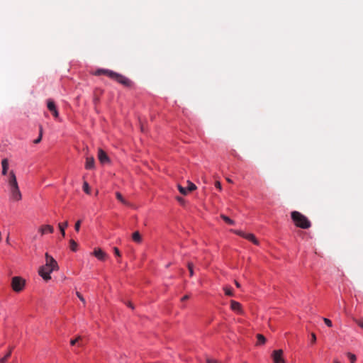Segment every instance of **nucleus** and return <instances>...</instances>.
<instances>
[{
    "instance_id": "nucleus-8",
    "label": "nucleus",
    "mask_w": 363,
    "mask_h": 363,
    "mask_svg": "<svg viewBox=\"0 0 363 363\" xmlns=\"http://www.w3.org/2000/svg\"><path fill=\"white\" fill-rule=\"evenodd\" d=\"M93 255L99 260L104 261L106 259L107 255L100 248L94 250Z\"/></svg>"
},
{
    "instance_id": "nucleus-21",
    "label": "nucleus",
    "mask_w": 363,
    "mask_h": 363,
    "mask_svg": "<svg viewBox=\"0 0 363 363\" xmlns=\"http://www.w3.org/2000/svg\"><path fill=\"white\" fill-rule=\"evenodd\" d=\"M187 190L188 191H193L196 189V186L190 181H187Z\"/></svg>"
},
{
    "instance_id": "nucleus-39",
    "label": "nucleus",
    "mask_w": 363,
    "mask_h": 363,
    "mask_svg": "<svg viewBox=\"0 0 363 363\" xmlns=\"http://www.w3.org/2000/svg\"><path fill=\"white\" fill-rule=\"evenodd\" d=\"M189 295H185L184 296H183V297L182 298V301H186V300H187V299H189Z\"/></svg>"
},
{
    "instance_id": "nucleus-19",
    "label": "nucleus",
    "mask_w": 363,
    "mask_h": 363,
    "mask_svg": "<svg viewBox=\"0 0 363 363\" xmlns=\"http://www.w3.org/2000/svg\"><path fill=\"white\" fill-rule=\"evenodd\" d=\"M116 198H117V199H118L121 203H123V204H125V205H129L128 202L125 199H123V196L121 195V193H119V192H116Z\"/></svg>"
},
{
    "instance_id": "nucleus-23",
    "label": "nucleus",
    "mask_w": 363,
    "mask_h": 363,
    "mask_svg": "<svg viewBox=\"0 0 363 363\" xmlns=\"http://www.w3.org/2000/svg\"><path fill=\"white\" fill-rule=\"evenodd\" d=\"M223 289L225 291V295L229 296H233L234 295L231 288L225 286V287H224Z\"/></svg>"
},
{
    "instance_id": "nucleus-42",
    "label": "nucleus",
    "mask_w": 363,
    "mask_h": 363,
    "mask_svg": "<svg viewBox=\"0 0 363 363\" xmlns=\"http://www.w3.org/2000/svg\"><path fill=\"white\" fill-rule=\"evenodd\" d=\"M357 323L358 325H359L361 328H362V329H363V322H362V321H357Z\"/></svg>"
},
{
    "instance_id": "nucleus-22",
    "label": "nucleus",
    "mask_w": 363,
    "mask_h": 363,
    "mask_svg": "<svg viewBox=\"0 0 363 363\" xmlns=\"http://www.w3.org/2000/svg\"><path fill=\"white\" fill-rule=\"evenodd\" d=\"M220 217L223 218V220L224 221H225L229 225H234L235 224V222L234 220H233L232 219H230V218H228V216H225V215H221Z\"/></svg>"
},
{
    "instance_id": "nucleus-20",
    "label": "nucleus",
    "mask_w": 363,
    "mask_h": 363,
    "mask_svg": "<svg viewBox=\"0 0 363 363\" xmlns=\"http://www.w3.org/2000/svg\"><path fill=\"white\" fill-rule=\"evenodd\" d=\"M77 246H78L77 243L74 240H69V247H70L71 250H72L74 252L77 251Z\"/></svg>"
},
{
    "instance_id": "nucleus-11",
    "label": "nucleus",
    "mask_w": 363,
    "mask_h": 363,
    "mask_svg": "<svg viewBox=\"0 0 363 363\" xmlns=\"http://www.w3.org/2000/svg\"><path fill=\"white\" fill-rule=\"evenodd\" d=\"M230 308L238 313H242V306L238 301L232 300L230 301Z\"/></svg>"
},
{
    "instance_id": "nucleus-38",
    "label": "nucleus",
    "mask_w": 363,
    "mask_h": 363,
    "mask_svg": "<svg viewBox=\"0 0 363 363\" xmlns=\"http://www.w3.org/2000/svg\"><path fill=\"white\" fill-rule=\"evenodd\" d=\"M43 127H42V125H40L39 126V136L43 137Z\"/></svg>"
},
{
    "instance_id": "nucleus-33",
    "label": "nucleus",
    "mask_w": 363,
    "mask_h": 363,
    "mask_svg": "<svg viewBox=\"0 0 363 363\" xmlns=\"http://www.w3.org/2000/svg\"><path fill=\"white\" fill-rule=\"evenodd\" d=\"M215 186L219 190V191H221L222 190V186H221V184L220 182L218 181H216L215 182Z\"/></svg>"
},
{
    "instance_id": "nucleus-41",
    "label": "nucleus",
    "mask_w": 363,
    "mask_h": 363,
    "mask_svg": "<svg viewBox=\"0 0 363 363\" xmlns=\"http://www.w3.org/2000/svg\"><path fill=\"white\" fill-rule=\"evenodd\" d=\"M126 304H127V306H128V307L131 308L132 309H133V308H134L133 305L130 302H128V303H126Z\"/></svg>"
},
{
    "instance_id": "nucleus-14",
    "label": "nucleus",
    "mask_w": 363,
    "mask_h": 363,
    "mask_svg": "<svg viewBox=\"0 0 363 363\" xmlns=\"http://www.w3.org/2000/svg\"><path fill=\"white\" fill-rule=\"evenodd\" d=\"M244 238L252 242L255 245H259V241L257 240L255 236L252 233H246Z\"/></svg>"
},
{
    "instance_id": "nucleus-31",
    "label": "nucleus",
    "mask_w": 363,
    "mask_h": 363,
    "mask_svg": "<svg viewBox=\"0 0 363 363\" xmlns=\"http://www.w3.org/2000/svg\"><path fill=\"white\" fill-rule=\"evenodd\" d=\"M233 232H234L235 234H237V235H240V236H241V237H242V238H245V234H246V233H245L244 232H242V231H241V230H233Z\"/></svg>"
},
{
    "instance_id": "nucleus-15",
    "label": "nucleus",
    "mask_w": 363,
    "mask_h": 363,
    "mask_svg": "<svg viewBox=\"0 0 363 363\" xmlns=\"http://www.w3.org/2000/svg\"><path fill=\"white\" fill-rule=\"evenodd\" d=\"M70 344L72 346L75 345L76 344H78V345L79 347L83 346L84 343H83L82 337L81 336H78L75 339L71 340H70Z\"/></svg>"
},
{
    "instance_id": "nucleus-44",
    "label": "nucleus",
    "mask_w": 363,
    "mask_h": 363,
    "mask_svg": "<svg viewBox=\"0 0 363 363\" xmlns=\"http://www.w3.org/2000/svg\"><path fill=\"white\" fill-rule=\"evenodd\" d=\"M226 180L228 183H233V181L229 178H227Z\"/></svg>"
},
{
    "instance_id": "nucleus-4",
    "label": "nucleus",
    "mask_w": 363,
    "mask_h": 363,
    "mask_svg": "<svg viewBox=\"0 0 363 363\" xmlns=\"http://www.w3.org/2000/svg\"><path fill=\"white\" fill-rule=\"evenodd\" d=\"M291 218L295 225L298 228L308 229L311 225V223L307 217L298 211L291 212Z\"/></svg>"
},
{
    "instance_id": "nucleus-17",
    "label": "nucleus",
    "mask_w": 363,
    "mask_h": 363,
    "mask_svg": "<svg viewBox=\"0 0 363 363\" xmlns=\"http://www.w3.org/2000/svg\"><path fill=\"white\" fill-rule=\"evenodd\" d=\"M132 239L137 243H140L142 242V237L138 231H135L133 233Z\"/></svg>"
},
{
    "instance_id": "nucleus-34",
    "label": "nucleus",
    "mask_w": 363,
    "mask_h": 363,
    "mask_svg": "<svg viewBox=\"0 0 363 363\" xmlns=\"http://www.w3.org/2000/svg\"><path fill=\"white\" fill-rule=\"evenodd\" d=\"M206 363H219V362L217 360H216V359H211V358H207L206 359Z\"/></svg>"
},
{
    "instance_id": "nucleus-24",
    "label": "nucleus",
    "mask_w": 363,
    "mask_h": 363,
    "mask_svg": "<svg viewBox=\"0 0 363 363\" xmlns=\"http://www.w3.org/2000/svg\"><path fill=\"white\" fill-rule=\"evenodd\" d=\"M187 267L189 271V275L190 277H192L194 275V264L191 262H188Z\"/></svg>"
},
{
    "instance_id": "nucleus-16",
    "label": "nucleus",
    "mask_w": 363,
    "mask_h": 363,
    "mask_svg": "<svg viewBox=\"0 0 363 363\" xmlns=\"http://www.w3.org/2000/svg\"><path fill=\"white\" fill-rule=\"evenodd\" d=\"M68 226V222L65 221L64 223H60L58 224V228L60 230V233L62 235V237L65 236V228Z\"/></svg>"
},
{
    "instance_id": "nucleus-37",
    "label": "nucleus",
    "mask_w": 363,
    "mask_h": 363,
    "mask_svg": "<svg viewBox=\"0 0 363 363\" xmlns=\"http://www.w3.org/2000/svg\"><path fill=\"white\" fill-rule=\"evenodd\" d=\"M42 138H43V137H41V136H38V138L37 139L34 140L33 143H34L35 144H38V143H40V141L42 140Z\"/></svg>"
},
{
    "instance_id": "nucleus-47",
    "label": "nucleus",
    "mask_w": 363,
    "mask_h": 363,
    "mask_svg": "<svg viewBox=\"0 0 363 363\" xmlns=\"http://www.w3.org/2000/svg\"><path fill=\"white\" fill-rule=\"evenodd\" d=\"M9 237H7L6 242H9Z\"/></svg>"
},
{
    "instance_id": "nucleus-32",
    "label": "nucleus",
    "mask_w": 363,
    "mask_h": 363,
    "mask_svg": "<svg viewBox=\"0 0 363 363\" xmlns=\"http://www.w3.org/2000/svg\"><path fill=\"white\" fill-rule=\"evenodd\" d=\"M77 296L84 304L86 303L85 299L79 292H77Z\"/></svg>"
},
{
    "instance_id": "nucleus-18",
    "label": "nucleus",
    "mask_w": 363,
    "mask_h": 363,
    "mask_svg": "<svg viewBox=\"0 0 363 363\" xmlns=\"http://www.w3.org/2000/svg\"><path fill=\"white\" fill-rule=\"evenodd\" d=\"M257 345H264L266 342V338L261 334L257 335Z\"/></svg>"
},
{
    "instance_id": "nucleus-3",
    "label": "nucleus",
    "mask_w": 363,
    "mask_h": 363,
    "mask_svg": "<svg viewBox=\"0 0 363 363\" xmlns=\"http://www.w3.org/2000/svg\"><path fill=\"white\" fill-rule=\"evenodd\" d=\"M96 75L105 74L109 78L116 80L118 83L124 85L125 86H130L131 85V81L123 75L118 73L114 72L109 69H99L96 71Z\"/></svg>"
},
{
    "instance_id": "nucleus-27",
    "label": "nucleus",
    "mask_w": 363,
    "mask_h": 363,
    "mask_svg": "<svg viewBox=\"0 0 363 363\" xmlns=\"http://www.w3.org/2000/svg\"><path fill=\"white\" fill-rule=\"evenodd\" d=\"M347 355L349 357L351 363H354L355 362L357 358H356V356L354 354L348 352Z\"/></svg>"
},
{
    "instance_id": "nucleus-46",
    "label": "nucleus",
    "mask_w": 363,
    "mask_h": 363,
    "mask_svg": "<svg viewBox=\"0 0 363 363\" xmlns=\"http://www.w3.org/2000/svg\"><path fill=\"white\" fill-rule=\"evenodd\" d=\"M334 363H340L337 360L335 359Z\"/></svg>"
},
{
    "instance_id": "nucleus-6",
    "label": "nucleus",
    "mask_w": 363,
    "mask_h": 363,
    "mask_svg": "<svg viewBox=\"0 0 363 363\" xmlns=\"http://www.w3.org/2000/svg\"><path fill=\"white\" fill-rule=\"evenodd\" d=\"M274 363H285V360L283 357V350H274L272 354Z\"/></svg>"
},
{
    "instance_id": "nucleus-25",
    "label": "nucleus",
    "mask_w": 363,
    "mask_h": 363,
    "mask_svg": "<svg viewBox=\"0 0 363 363\" xmlns=\"http://www.w3.org/2000/svg\"><path fill=\"white\" fill-rule=\"evenodd\" d=\"M178 189L179 192L183 195H186L188 193L187 188L183 187L179 184L178 185Z\"/></svg>"
},
{
    "instance_id": "nucleus-30",
    "label": "nucleus",
    "mask_w": 363,
    "mask_h": 363,
    "mask_svg": "<svg viewBox=\"0 0 363 363\" xmlns=\"http://www.w3.org/2000/svg\"><path fill=\"white\" fill-rule=\"evenodd\" d=\"M323 321L324 323L328 326V327H332L333 326V323H332V321L328 319V318H323Z\"/></svg>"
},
{
    "instance_id": "nucleus-45",
    "label": "nucleus",
    "mask_w": 363,
    "mask_h": 363,
    "mask_svg": "<svg viewBox=\"0 0 363 363\" xmlns=\"http://www.w3.org/2000/svg\"><path fill=\"white\" fill-rule=\"evenodd\" d=\"M0 363H6V362H4V359H0Z\"/></svg>"
},
{
    "instance_id": "nucleus-13",
    "label": "nucleus",
    "mask_w": 363,
    "mask_h": 363,
    "mask_svg": "<svg viewBox=\"0 0 363 363\" xmlns=\"http://www.w3.org/2000/svg\"><path fill=\"white\" fill-rule=\"evenodd\" d=\"M1 167H2V174L6 175L8 169H9V160L6 158H4L1 160Z\"/></svg>"
},
{
    "instance_id": "nucleus-35",
    "label": "nucleus",
    "mask_w": 363,
    "mask_h": 363,
    "mask_svg": "<svg viewBox=\"0 0 363 363\" xmlns=\"http://www.w3.org/2000/svg\"><path fill=\"white\" fill-rule=\"evenodd\" d=\"M311 343L313 344L316 342V336L315 335V333H311Z\"/></svg>"
},
{
    "instance_id": "nucleus-36",
    "label": "nucleus",
    "mask_w": 363,
    "mask_h": 363,
    "mask_svg": "<svg viewBox=\"0 0 363 363\" xmlns=\"http://www.w3.org/2000/svg\"><path fill=\"white\" fill-rule=\"evenodd\" d=\"M113 251H114V253L116 256L118 257H120L121 256V253H120V251L117 248V247H114L113 248Z\"/></svg>"
},
{
    "instance_id": "nucleus-29",
    "label": "nucleus",
    "mask_w": 363,
    "mask_h": 363,
    "mask_svg": "<svg viewBox=\"0 0 363 363\" xmlns=\"http://www.w3.org/2000/svg\"><path fill=\"white\" fill-rule=\"evenodd\" d=\"M81 223L82 221L81 220H77L74 225V229L77 232H79V229H80V226H81Z\"/></svg>"
},
{
    "instance_id": "nucleus-26",
    "label": "nucleus",
    "mask_w": 363,
    "mask_h": 363,
    "mask_svg": "<svg viewBox=\"0 0 363 363\" xmlns=\"http://www.w3.org/2000/svg\"><path fill=\"white\" fill-rule=\"evenodd\" d=\"M83 190L85 193L89 194H90V189L89 184L86 182H84L83 184Z\"/></svg>"
},
{
    "instance_id": "nucleus-12",
    "label": "nucleus",
    "mask_w": 363,
    "mask_h": 363,
    "mask_svg": "<svg viewBox=\"0 0 363 363\" xmlns=\"http://www.w3.org/2000/svg\"><path fill=\"white\" fill-rule=\"evenodd\" d=\"M94 158L93 157H87L86 159L85 168L91 169L94 167Z\"/></svg>"
},
{
    "instance_id": "nucleus-9",
    "label": "nucleus",
    "mask_w": 363,
    "mask_h": 363,
    "mask_svg": "<svg viewBox=\"0 0 363 363\" xmlns=\"http://www.w3.org/2000/svg\"><path fill=\"white\" fill-rule=\"evenodd\" d=\"M38 230L41 235H43L48 233H52L54 232V228L50 225H44L40 227Z\"/></svg>"
},
{
    "instance_id": "nucleus-7",
    "label": "nucleus",
    "mask_w": 363,
    "mask_h": 363,
    "mask_svg": "<svg viewBox=\"0 0 363 363\" xmlns=\"http://www.w3.org/2000/svg\"><path fill=\"white\" fill-rule=\"evenodd\" d=\"M47 107L48 110L52 113L55 118H57L59 116L58 111L56 108L55 104L52 99L47 101Z\"/></svg>"
},
{
    "instance_id": "nucleus-28",
    "label": "nucleus",
    "mask_w": 363,
    "mask_h": 363,
    "mask_svg": "<svg viewBox=\"0 0 363 363\" xmlns=\"http://www.w3.org/2000/svg\"><path fill=\"white\" fill-rule=\"evenodd\" d=\"M11 354V350H10L6 353V354L4 357H3L2 358H1V359H4V361L6 362H7V360L9 359V358L10 357Z\"/></svg>"
},
{
    "instance_id": "nucleus-10",
    "label": "nucleus",
    "mask_w": 363,
    "mask_h": 363,
    "mask_svg": "<svg viewBox=\"0 0 363 363\" xmlns=\"http://www.w3.org/2000/svg\"><path fill=\"white\" fill-rule=\"evenodd\" d=\"M98 159L101 163L104 164L109 161L108 157L106 153L101 149L99 150Z\"/></svg>"
},
{
    "instance_id": "nucleus-5",
    "label": "nucleus",
    "mask_w": 363,
    "mask_h": 363,
    "mask_svg": "<svg viewBox=\"0 0 363 363\" xmlns=\"http://www.w3.org/2000/svg\"><path fill=\"white\" fill-rule=\"evenodd\" d=\"M26 284V281L21 277H13L11 279V287L15 292L21 291Z\"/></svg>"
},
{
    "instance_id": "nucleus-2",
    "label": "nucleus",
    "mask_w": 363,
    "mask_h": 363,
    "mask_svg": "<svg viewBox=\"0 0 363 363\" xmlns=\"http://www.w3.org/2000/svg\"><path fill=\"white\" fill-rule=\"evenodd\" d=\"M7 182L9 186L10 199L13 201H21L22 199V194L13 171L9 172Z\"/></svg>"
},
{
    "instance_id": "nucleus-43",
    "label": "nucleus",
    "mask_w": 363,
    "mask_h": 363,
    "mask_svg": "<svg viewBox=\"0 0 363 363\" xmlns=\"http://www.w3.org/2000/svg\"><path fill=\"white\" fill-rule=\"evenodd\" d=\"M235 286H236L238 288H240V283H239L238 281H235Z\"/></svg>"
},
{
    "instance_id": "nucleus-40",
    "label": "nucleus",
    "mask_w": 363,
    "mask_h": 363,
    "mask_svg": "<svg viewBox=\"0 0 363 363\" xmlns=\"http://www.w3.org/2000/svg\"><path fill=\"white\" fill-rule=\"evenodd\" d=\"M177 200L181 203H183L184 202V199L181 198V197H177Z\"/></svg>"
},
{
    "instance_id": "nucleus-1",
    "label": "nucleus",
    "mask_w": 363,
    "mask_h": 363,
    "mask_svg": "<svg viewBox=\"0 0 363 363\" xmlns=\"http://www.w3.org/2000/svg\"><path fill=\"white\" fill-rule=\"evenodd\" d=\"M58 269L56 260L48 253H45V264L39 268L38 273L44 280L48 281L51 279L50 273Z\"/></svg>"
}]
</instances>
